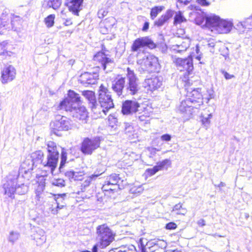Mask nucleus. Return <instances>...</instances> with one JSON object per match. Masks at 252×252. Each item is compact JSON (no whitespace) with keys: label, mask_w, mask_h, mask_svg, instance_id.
Masks as SVG:
<instances>
[{"label":"nucleus","mask_w":252,"mask_h":252,"mask_svg":"<svg viewBox=\"0 0 252 252\" xmlns=\"http://www.w3.org/2000/svg\"><path fill=\"white\" fill-rule=\"evenodd\" d=\"M161 140L165 141H169L171 139V136L168 134H165L162 135L160 137Z\"/></svg>","instance_id":"55"},{"label":"nucleus","mask_w":252,"mask_h":252,"mask_svg":"<svg viewBox=\"0 0 252 252\" xmlns=\"http://www.w3.org/2000/svg\"><path fill=\"white\" fill-rule=\"evenodd\" d=\"M57 110H64L69 111L70 115L74 118L81 121L83 123H86L88 118V113L86 108L84 106L78 107L76 105L70 107L68 105L67 100L62 101L58 105Z\"/></svg>","instance_id":"5"},{"label":"nucleus","mask_w":252,"mask_h":252,"mask_svg":"<svg viewBox=\"0 0 252 252\" xmlns=\"http://www.w3.org/2000/svg\"><path fill=\"white\" fill-rule=\"evenodd\" d=\"M244 25L245 24L244 22H238V23L235 26L236 29L239 30L240 32H244L246 29L245 28Z\"/></svg>","instance_id":"51"},{"label":"nucleus","mask_w":252,"mask_h":252,"mask_svg":"<svg viewBox=\"0 0 252 252\" xmlns=\"http://www.w3.org/2000/svg\"><path fill=\"white\" fill-rule=\"evenodd\" d=\"M244 23V27L245 29H252V17H250L243 21Z\"/></svg>","instance_id":"44"},{"label":"nucleus","mask_w":252,"mask_h":252,"mask_svg":"<svg viewBox=\"0 0 252 252\" xmlns=\"http://www.w3.org/2000/svg\"><path fill=\"white\" fill-rule=\"evenodd\" d=\"M107 13L108 11L107 10L102 8L98 11L97 15L99 18H103L107 15Z\"/></svg>","instance_id":"50"},{"label":"nucleus","mask_w":252,"mask_h":252,"mask_svg":"<svg viewBox=\"0 0 252 252\" xmlns=\"http://www.w3.org/2000/svg\"><path fill=\"white\" fill-rule=\"evenodd\" d=\"M110 186H111L110 184H107V183H106V181H105V184L103 185V187H102V189L104 190H114L115 189H113L111 187H109Z\"/></svg>","instance_id":"57"},{"label":"nucleus","mask_w":252,"mask_h":252,"mask_svg":"<svg viewBox=\"0 0 252 252\" xmlns=\"http://www.w3.org/2000/svg\"><path fill=\"white\" fill-rule=\"evenodd\" d=\"M7 44V42L6 41H3L0 44V49L3 50V51L2 52L0 53V55H8L9 54V52L6 51V49H4Z\"/></svg>","instance_id":"46"},{"label":"nucleus","mask_w":252,"mask_h":252,"mask_svg":"<svg viewBox=\"0 0 252 252\" xmlns=\"http://www.w3.org/2000/svg\"><path fill=\"white\" fill-rule=\"evenodd\" d=\"M140 113H138V115L137 114H136V117H138L139 121L141 122L145 121L147 120V116L145 115L144 114H142L141 115H139Z\"/></svg>","instance_id":"56"},{"label":"nucleus","mask_w":252,"mask_h":252,"mask_svg":"<svg viewBox=\"0 0 252 252\" xmlns=\"http://www.w3.org/2000/svg\"><path fill=\"white\" fill-rule=\"evenodd\" d=\"M67 159V153L64 151V149H62V153H61V161L60 163V165L59 167V170L60 172H62V169L63 168L64 165L66 160Z\"/></svg>","instance_id":"39"},{"label":"nucleus","mask_w":252,"mask_h":252,"mask_svg":"<svg viewBox=\"0 0 252 252\" xmlns=\"http://www.w3.org/2000/svg\"><path fill=\"white\" fill-rule=\"evenodd\" d=\"M160 244L157 243L154 244L151 246H149L148 248H146L145 250H142V252H163V249L162 248H159V245L162 246V244L164 245V242L158 241Z\"/></svg>","instance_id":"30"},{"label":"nucleus","mask_w":252,"mask_h":252,"mask_svg":"<svg viewBox=\"0 0 252 252\" xmlns=\"http://www.w3.org/2000/svg\"><path fill=\"white\" fill-rule=\"evenodd\" d=\"M47 151L48 154L47 159L43 162L45 168H48V171L52 174L57 167L59 159V153L57 150L56 144L53 141H49L47 143Z\"/></svg>","instance_id":"8"},{"label":"nucleus","mask_w":252,"mask_h":252,"mask_svg":"<svg viewBox=\"0 0 252 252\" xmlns=\"http://www.w3.org/2000/svg\"><path fill=\"white\" fill-rule=\"evenodd\" d=\"M171 162L170 159H165L161 161H159L157 163L156 165L158 171L162 170L163 169L167 170L171 165Z\"/></svg>","instance_id":"32"},{"label":"nucleus","mask_w":252,"mask_h":252,"mask_svg":"<svg viewBox=\"0 0 252 252\" xmlns=\"http://www.w3.org/2000/svg\"><path fill=\"white\" fill-rule=\"evenodd\" d=\"M220 18L215 15L211 14L206 17V27L209 28H214L216 30V28L220 22Z\"/></svg>","instance_id":"23"},{"label":"nucleus","mask_w":252,"mask_h":252,"mask_svg":"<svg viewBox=\"0 0 252 252\" xmlns=\"http://www.w3.org/2000/svg\"><path fill=\"white\" fill-rule=\"evenodd\" d=\"M100 175H101V174H94L90 176L87 177L85 180L82 183V186H83L84 188L88 187L90 185L91 182L93 180L95 179Z\"/></svg>","instance_id":"37"},{"label":"nucleus","mask_w":252,"mask_h":252,"mask_svg":"<svg viewBox=\"0 0 252 252\" xmlns=\"http://www.w3.org/2000/svg\"><path fill=\"white\" fill-rule=\"evenodd\" d=\"M98 79V74L97 72H86L82 74L80 76V81L84 85L94 84Z\"/></svg>","instance_id":"17"},{"label":"nucleus","mask_w":252,"mask_h":252,"mask_svg":"<svg viewBox=\"0 0 252 252\" xmlns=\"http://www.w3.org/2000/svg\"><path fill=\"white\" fill-rule=\"evenodd\" d=\"M156 45L154 42L148 37L138 38L134 40L132 46L131 50L136 52L141 48L148 47L150 49H154Z\"/></svg>","instance_id":"11"},{"label":"nucleus","mask_w":252,"mask_h":252,"mask_svg":"<svg viewBox=\"0 0 252 252\" xmlns=\"http://www.w3.org/2000/svg\"><path fill=\"white\" fill-rule=\"evenodd\" d=\"M105 94L106 95H110L109 93L108 92L107 89L102 85H101L99 88V94Z\"/></svg>","instance_id":"52"},{"label":"nucleus","mask_w":252,"mask_h":252,"mask_svg":"<svg viewBox=\"0 0 252 252\" xmlns=\"http://www.w3.org/2000/svg\"><path fill=\"white\" fill-rule=\"evenodd\" d=\"M96 233L101 249L106 248L114 240L115 234L106 224L98 225L96 227Z\"/></svg>","instance_id":"7"},{"label":"nucleus","mask_w":252,"mask_h":252,"mask_svg":"<svg viewBox=\"0 0 252 252\" xmlns=\"http://www.w3.org/2000/svg\"><path fill=\"white\" fill-rule=\"evenodd\" d=\"M178 2L187 5L191 0H177Z\"/></svg>","instance_id":"63"},{"label":"nucleus","mask_w":252,"mask_h":252,"mask_svg":"<svg viewBox=\"0 0 252 252\" xmlns=\"http://www.w3.org/2000/svg\"><path fill=\"white\" fill-rule=\"evenodd\" d=\"M175 62L177 69L180 71L186 70L189 73L193 68L192 58L190 57L186 59L178 58Z\"/></svg>","instance_id":"14"},{"label":"nucleus","mask_w":252,"mask_h":252,"mask_svg":"<svg viewBox=\"0 0 252 252\" xmlns=\"http://www.w3.org/2000/svg\"><path fill=\"white\" fill-rule=\"evenodd\" d=\"M186 21V19L184 17L181 11H179L175 13L174 18V25H177Z\"/></svg>","instance_id":"34"},{"label":"nucleus","mask_w":252,"mask_h":252,"mask_svg":"<svg viewBox=\"0 0 252 252\" xmlns=\"http://www.w3.org/2000/svg\"><path fill=\"white\" fill-rule=\"evenodd\" d=\"M18 174L16 172H13L6 177V181L3 185L4 193L9 197H12L14 193L22 195L27 193L29 188L24 184L17 186Z\"/></svg>","instance_id":"3"},{"label":"nucleus","mask_w":252,"mask_h":252,"mask_svg":"<svg viewBox=\"0 0 252 252\" xmlns=\"http://www.w3.org/2000/svg\"><path fill=\"white\" fill-rule=\"evenodd\" d=\"M158 171V169L157 168L156 166H155L152 168L147 169L146 171V172L148 175L151 176L155 174Z\"/></svg>","instance_id":"47"},{"label":"nucleus","mask_w":252,"mask_h":252,"mask_svg":"<svg viewBox=\"0 0 252 252\" xmlns=\"http://www.w3.org/2000/svg\"><path fill=\"white\" fill-rule=\"evenodd\" d=\"M198 225L201 226H204L206 225L205 221L204 219H200L197 221Z\"/></svg>","instance_id":"60"},{"label":"nucleus","mask_w":252,"mask_h":252,"mask_svg":"<svg viewBox=\"0 0 252 252\" xmlns=\"http://www.w3.org/2000/svg\"><path fill=\"white\" fill-rule=\"evenodd\" d=\"M164 9V7L163 6H155L153 7L150 12V17L151 19L154 20Z\"/></svg>","instance_id":"35"},{"label":"nucleus","mask_w":252,"mask_h":252,"mask_svg":"<svg viewBox=\"0 0 252 252\" xmlns=\"http://www.w3.org/2000/svg\"><path fill=\"white\" fill-rule=\"evenodd\" d=\"M172 212L177 215H185L187 213L186 209L182 207L181 203L176 204L173 208Z\"/></svg>","instance_id":"33"},{"label":"nucleus","mask_w":252,"mask_h":252,"mask_svg":"<svg viewBox=\"0 0 252 252\" xmlns=\"http://www.w3.org/2000/svg\"><path fill=\"white\" fill-rule=\"evenodd\" d=\"M20 236V234L18 232L11 231L10 232L8 237V240L13 244L19 239Z\"/></svg>","instance_id":"36"},{"label":"nucleus","mask_w":252,"mask_h":252,"mask_svg":"<svg viewBox=\"0 0 252 252\" xmlns=\"http://www.w3.org/2000/svg\"><path fill=\"white\" fill-rule=\"evenodd\" d=\"M76 174H78V172L73 171H68L65 172V175L69 179H74V180H81V178H77Z\"/></svg>","instance_id":"41"},{"label":"nucleus","mask_w":252,"mask_h":252,"mask_svg":"<svg viewBox=\"0 0 252 252\" xmlns=\"http://www.w3.org/2000/svg\"><path fill=\"white\" fill-rule=\"evenodd\" d=\"M197 2L202 6H208L210 4V3L207 0H197Z\"/></svg>","instance_id":"58"},{"label":"nucleus","mask_w":252,"mask_h":252,"mask_svg":"<svg viewBox=\"0 0 252 252\" xmlns=\"http://www.w3.org/2000/svg\"><path fill=\"white\" fill-rule=\"evenodd\" d=\"M94 60L100 63L101 67L106 72L111 71L113 61L108 58L104 53L102 52L97 53L94 57Z\"/></svg>","instance_id":"10"},{"label":"nucleus","mask_w":252,"mask_h":252,"mask_svg":"<svg viewBox=\"0 0 252 252\" xmlns=\"http://www.w3.org/2000/svg\"><path fill=\"white\" fill-rule=\"evenodd\" d=\"M188 98L182 100L179 107V110L182 113H185L187 116H189L195 112V109L199 108L203 104V95L201 89L197 88L190 92L188 91L187 94Z\"/></svg>","instance_id":"2"},{"label":"nucleus","mask_w":252,"mask_h":252,"mask_svg":"<svg viewBox=\"0 0 252 252\" xmlns=\"http://www.w3.org/2000/svg\"><path fill=\"white\" fill-rule=\"evenodd\" d=\"M190 40L189 38L184 39L181 43H179L172 46L173 51L181 53L186 51L189 47Z\"/></svg>","instance_id":"22"},{"label":"nucleus","mask_w":252,"mask_h":252,"mask_svg":"<svg viewBox=\"0 0 252 252\" xmlns=\"http://www.w3.org/2000/svg\"><path fill=\"white\" fill-rule=\"evenodd\" d=\"M16 70L11 65L5 66L1 71V82L6 84L14 79L16 76Z\"/></svg>","instance_id":"15"},{"label":"nucleus","mask_w":252,"mask_h":252,"mask_svg":"<svg viewBox=\"0 0 252 252\" xmlns=\"http://www.w3.org/2000/svg\"><path fill=\"white\" fill-rule=\"evenodd\" d=\"M53 186H57L59 188H63L65 186V181L63 179H54L51 182Z\"/></svg>","instance_id":"40"},{"label":"nucleus","mask_w":252,"mask_h":252,"mask_svg":"<svg viewBox=\"0 0 252 252\" xmlns=\"http://www.w3.org/2000/svg\"><path fill=\"white\" fill-rule=\"evenodd\" d=\"M84 0H67L66 5L70 11L74 14L78 15L79 12L81 10Z\"/></svg>","instance_id":"20"},{"label":"nucleus","mask_w":252,"mask_h":252,"mask_svg":"<svg viewBox=\"0 0 252 252\" xmlns=\"http://www.w3.org/2000/svg\"><path fill=\"white\" fill-rule=\"evenodd\" d=\"M212 117V115L211 114H209L207 117H203L202 119V122L203 124L207 126L210 124V120Z\"/></svg>","instance_id":"48"},{"label":"nucleus","mask_w":252,"mask_h":252,"mask_svg":"<svg viewBox=\"0 0 252 252\" xmlns=\"http://www.w3.org/2000/svg\"><path fill=\"white\" fill-rule=\"evenodd\" d=\"M233 27L231 20L220 19L216 28V31L220 33H227L230 32Z\"/></svg>","instance_id":"19"},{"label":"nucleus","mask_w":252,"mask_h":252,"mask_svg":"<svg viewBox=\"0 0 252 252\" xmlns=\"http://www.w3.org/2000/svg\"><path fill=\"white\" fill-rule=\"evenodd\" d=\"M82 94L87 100L89 107L91 109L92 112H97L96 109L97 101L95 94L91 91H84L82 92Z\"/></svg>","instance_id":"18"},{"label":"nucleus","mask_w":252,"mask_h":252,"mask_svg":"<svg viewBox=\"0 0 252 252\" xmlns=\"http://www.w3.org/2000/svg\"><path fill=\"white\" fill-rule=\"evenodd\" d=\"M108 121L109 126L112 128H114L115 129V126H117V119L116 118H115L113 116L110 115L108 117Z\"/></svg>","instance_id":"42"},{"label":"nucleus","mask_w":252,"mask_h":252,"mask_svg":"<svg viewBox=\"0 0 252 252\" xmlns=\"http://www.w3.org/2000/svg\"><path fill=\"white\" fill-rule=\"evenodd\" d=\"M125 131L126 134L131 133L133 130V127L129 123L124 124Z\"/></svg>","instance_id":"49"},{"label":"nucleus","mask_w":252,"mask_h":252,"mask_svg":"<svg viewBox=\"0 0 252 252\" xmlns=\"http://www.w3.org/2000/svg\"><path fill=\"white\" fill-rule=\"evenodd\" d=\"M195 53L193 52L192 55H191L193 57H194L197 60L200 61L201 58V54L200 53V49L198 45H196L195 49Z\"/></svg>","instance_id":"43"},{"label":"nucleus","mask_w":252,"mask_h":252,"mask_svg":"<svg viewBox=\"0 0 252 252\" xmlns=\"http://www.w3.org/2000/svg\"><path fill=\"white\" fill-rule=\"evenodd\" d=\"M166 228L167 229H174L177 227V225L174 222H169L166 225Z\"/></svg>","instance_id":"54"},{"label":"nucleus","mask_w":252,"mask_h":252,"mask_svg":"<svg viewBox=\"0 0 252 252\" xmlns=\"http://www.w3.org/2000/svg\"><path fill=\"white\" fill-rule=\"evenodd\" d=\"M149 27V23L148 22H145L144 26L142 28L143 31H146L148 29Z\"/></svg>","instance_id":"61"},{"label":"nucleus","mask_w":252,"mask_h":252,"mask_svg":"<svg viewBox=\"0 0 252 252\" xmlns=\"http://www.w3.org/2000/svg\"><path fill=\"white\" fill-rule=\"evenodd\" d=\"M99 146V142L98 139L86 138L82 143L81 151L85 154L90 155Z\"/></svg>","instance_id":"12"},{"label":"nucleus","mask_w":252,"mask_h":252,"mask_svg":"<svg viewBox=\"0 0 252 252\" xmlns=\"http://www.w3.org/2000/svg\"><path fill=\"white\" fill-rule=\"evenodd\" d=\"M221 73L226 80L231 79L234 77L233 75L230 74L224 70H222Z\"/></svg>","instance_id":"53"},{"label":"nucleus","mask_w":252,"mask_h":252,"mask_svg":"<svg viewBox=\"0 0 252 252\" xmlns=\"http://www.w3.org/2000/svg\"><path fill=\"white\" fill-rule=\"evenodd\" d=\"M62 3V0H44V4H46L47 7L49 8L56 10L60 7Z\"/></svg>","instance_id":"31"},{"label":"nucleus","mask_w":252,"mask_h":252,"mask_svg":"<svg viewBox=\"0 0 252 252\" xmlns=\"http://www.w3.org/2000/svg\"><path fill=\"white\" fill-rule=\"evenodd\" d=\"M174 11L171 9L167 10L165 13L162 15L157 20L154 22V25L160 27L162 26L169 19L172 17Z\"/></svg>","instance_id":"21"},{"label":"nucleus","mask_w":252,"mask_h":252,"mask_svg":"<svg viewBox=\"0 0 252 252\" xmlns=\"http://www.w3.org/2000/svg\"><path fill=\"white\" fill-rule=\"evenodd\" d=\"M98 247H99V241H98L97 243L94 246L93 249H92V252H97V249Z\"/></svg>","instance_id":"62"},{"label":"nucleus","mask_w":252,"mask_h":252,"mask_svg":"<svg viewBox=\"0 0 252 252\" xmlns=\"http://www.w3.org/2000/svg\"><path fill=\"white\" fill-rule=\"evenodd\" d=\"M80 97L78 94L75 93L73 91H69L68 93V97L64 99L63 101L67 100L68 105L70 107L77 105V103L80 101Z\"/></svg>","instance_id":"24"},{"label":"nucleus","mask_w":252,"mask_h":252,"mask_svg":"<svg viewBox=\"0 0 252 252\" xmlns=\"http://www.w3.org/2000/svg\"><path fill=\"white\" fill-rule=\"evenodd\" d=\"M194 15L195 16L194 20L196 24L202 27H206V17L207 16H205L202 12H194Z\"/></svg>","instance_id":"29"},{"label":"nucleus","mask_w":252,"mask_h":252,"mask_svg":"<svg viewBox=\"0 0 252 252\" xmlns=\"http://www.w3.org/2000/svg\"><path fill=\"white\" fill-rule=\"evenodd\" d=\"M120 180L121 178L119 177V175L113 174L108 177L106 181L107 184H110L111 186H118L120 189H122L124 188V185L119 183Z\"/></svg>","instance_id":"27"},{"label":"nucleus","mask_w":252,"mask_h":252,"mask_svg":"<svg viewBox=\"0 0 252 252\" xmlns=\"http://www.w3.org/2000/svg\"><path fill=\"white\" fill-rule=\"evenodd\" d=\"M127 71L128 82L126 86H125V77L121 76H118L113 82L112 90L118 96L126 94L134 95L139 90L137 79L133 71L130 70L129 68H127Z\"/></svg>","instance_id":"1"},{"label":"nucleus","mask_w":252,"mask_h":252,"mask_svg":"<svg viewBox=\"0 0 252 252\" xmlns=\"http://www.w3.org/2000/svg\"><path fill=\"white\" fill-rule=\"evenodd\" d=\"M34 166H35V165L33 164V162L31 158H27L21 164V172H24L26 174H31Z\"/></svg>","instance_id":"28"},{"label":"nucleus","mask_w":252,"mask_h":252,"mask_svg":"<svg viewBox=\"0 0 252 252\" xmlns=\"http://www.w3.org/2000/svg\"><path fill=\"white\" fill-rule=\"evenodd\" d=\"M137 63L140 65L141 69L143 71L148 72L158 71L160 68L158 59L152 55L138 60Z\"/></svg>","instance_id":"9"},{"label":"nucleus","mask_w":252,"mask_h":252,"mask_svg":"<svg viewBox=\"0 0 252 252\" xmlns=\"http://www.w3.org/2000/svg\"><path fill=\"white\" fill-rule=\"evenodd\" d=\"M162 79L160 77L153 76L145 80L144 86L148 90L154 91L157 90L162 85Z\"/></svg>","instance_id":"16"},{"label":"nucleus","mask_w":252,"mask_h":252,"mask_svg":"<svg viewBox=\"0 0 252 252\" xmlns=\"http://www.w3.org/2000/svg\"><path fill=\"white\" fill-rule=\"evenodd\" d=\"M59 198L58 197L57 200H56V202L55 203L57 205H56V208H54V209H52L51 210V212L53 214H57L58 213V209H61L63 208V207L64 206L63 205H60L58 201H59Z\"/></svg>","instance_id":"45"},{"label":"nucleus","mask_w":252,"mask_h":252,"mask_svg":"<svg viewBox=\"0 0 252 252\" xmlns=\"http://www.w3.org/2000/svg\"><path fill=\"white\" fill-rule=\"evenodd\" d=\"M140 106L135 100H126L122 105V112L124 115L136 113L139 111Z\"/></svg>","instance_id":"13"},{"label":"nucleus","mask_w":252,"mask_h":252,"mask_svg":"<svg viewBox=\"0 0 252 252\" xmlns=\"http://www.w3.org/2000/svg\"><path fill=\"white\" fill-rule=\"evenodd\" d=\"M55 18V15L51 14L44 19V22L48 28H51L53 26Z\"/></svg>","instance_id":"38"},{"label":"nucleus","mask_w":252,"mask_h":252,"mask_svg":"<svg viewBox=\"0 0 252 252\" xmlns=\"http://www.w3.org/2000/svg\"><path fill=\"white\" fill-rule=\"evenodd\" d=\"M72 121L65 116L57 115L54 120L51 121L50 128L51 133L59 136L62 135L61 131H68L73 127Z\"/></svg>","instance_id":"4"},{"label":"nucleus","mask_w":252,"mask_h":252,"mask_svg":"<svg viewBox=\"0 0 252 252\" xmlns=\"http://www.w3.org/2000/svg\"><path fill=\"white\" fill-rule=\"evenodd\" d=\"M64 25L65 26H69L72 24V22L70 19L69 20H66L65 22L64 23Z\"/></svg>","instance_id":"64"},{"label":"nucleus","mask_w":252,"mask_h":252,"mask_svg":"<svg viewBox=\"0 0 252 252\" xmlns=\"http://www.w3.org/2000/svg\"><path fill=\"white\" fill-rule=\"evenodd\" d=\"M114 106L111 95L104 94H99L98 103H96V109L97 112H94L93 116L95 119L103 118L107 114L108 111Z\"/></svg>","instance_id":"6"},{"label":"nucleus","mask_w":252,"mask_h":252,"mask_svg":"<svg viewBox=\"0 0 252 252\" xmlns=\"http://www.w3.org/2000/svg\"><path fill=\"white\" fill-rule=\"evenodd\" d=\"M43 153L41 151H37L32 153L30 157V158L33 162V164H34L35 167L40 164H42L43 165V162L45 161L43 160Z\"/></svg>","instance_id":"26"},{"label":"nucleus","mask_w":252,"mask_h":252,"mask_svg":"<svg viewBox=\"0 0 252 252\" xmlns=\"http://www.w3.org/2000/svg\"><path fill=\"white\" fill-rule=\"evenodd\" d=\"M44 188H45V184L40 183L39 184V185L37 187V189H36V191L39 192L40 191H43V190L44 189Z\"/></svg>","instance_id":"59"},{"label":"nucleus","mask_w":252,"mask_h":252,"mask_svg":"<svg viewBox=\"0 0 252 252\" xmlns=\"http://www.w3.org/2000/svg\"><path fill=\"white\" fill-rule=\"evenodd\" d=\"M32 237L35 241L37 246L42 245L46 240L45 232L41 229H38Z\"/></svg>","instance_id":"25"}]
</instances>
